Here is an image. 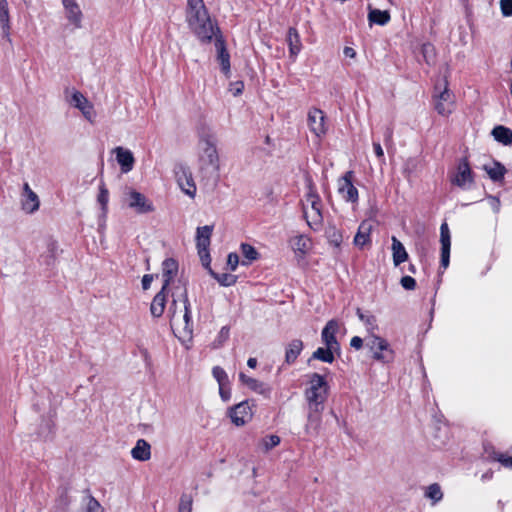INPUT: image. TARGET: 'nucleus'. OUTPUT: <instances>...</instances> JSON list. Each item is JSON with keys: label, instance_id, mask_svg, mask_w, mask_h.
Wrapping results in <instances>:
<instances>
[{"label": "nucleus", "instance_id": "obj_57", "mask_svg": "<svg viewBox=\"0 0 512 512\" xmlns=\"http://www.w3.org/2000/svg\"><path fill=\"white\" fill-rule=\"evenodd\" d=\"M152 280H153V276L152 275L146 274V275L143 276V278H142V287H143L144 290H147L150 287Z\"/></svg>", "mask_w": 512, "mask_h": 512}, {"label": "nucleus", "instance_id": "obj_3", "mask_svg": "<svg viewBox=\"0 0 512 512\" xmlns=\"http://www.w3.org/2000/svg\"><path fill=\"white\" fill-rule=\"evenodd\" d=\"M307 377V387L304 392L307 405L324 406L329 391L325 377L318 373H311Z\"/></svg>", "mask_w": 512, "mask_h": 512}, {"label": "nucleus", "instance_id": "obj_20", "mask_svg": "<svg viewBox=\"0 0 512 512\" xmlns=\"http://www.w3.org/2000/svg\"><path fill=\"white\" fill-rule=\"evenodd\" d=\"M372 230L373 224L370 220L362 221L353 239V244L359 249H363L366 245L371 244Z\"/></svg>", "mask_w": 512, "mask_h": 512}, {"label": "nucleus", "instance_id": "obj_36", "mask_svg": "<svg viewBox=\"0 0 512 512\" xmlns=\"http://www.w3.org/2000/svg\"><path fill=\"white\" fill-rule=\"evenodd\" d=\"M97 202L101 206V212H102L101 216L103 218H105L107 215V212H108L109 191L106 188V185L103 181H101L99 184V193L97 196Z\"/></svg>", "mask_w": 512, "mask_h": 512}, {"label": "nucleus", "instance_id": "obj_2", "mask_svg": "<svg viewBox=\"0 0 512 512\" xmlns=\"http://www.w3.org/2000/svg\"><path fill=\"white\" fill-rule=\"evenodd\" d=\"M307 193L302 201L303 213L308 226L318 231L323 224L322 201L310 177L306 178Z\"/></svg>", "mask_w": 512, "mask_h": 512}, {"label": "nucleus", "instance_id": "obj_41", "mask_svg": "<svg viewBox=\"0 0 512 512\" xmlns=\"http://www.w3.org/2000/svg\"><path fill=\"white\" fill-rule=\"evenodd\" d=\"M425 496L433 501V504L439 502L443 498V493L439 484L434 483L427 487Z\"/></svg>", "mask_w": 512, "mask_h": 512}, {"label": "nucleus", "instance_id": "obj_47", "mask_svg": "<svg viewBox=\"0 0 512 512\" xmlns=\"http://www.w3.org/2000/svg\"><path fill=\"white\" fill-rule=\"evenodd\" d=\"M206 9L203 0H187L186 12H195Z\"/></svg>", "mask_w": 512, "mask_h": 512}, {"label": "nucleus", "instance_id": "obj_44", "mask_svg": "<svg viewBox=\"0 0 512 512\" xmlns=\"http://www.w3.org/2000/svg\"><path fill=\"white\" fill-rule=\"evenodd\" d=\"M212 375L216 379V381H217L219 386H223V385H228L229 384L228 375H227L226 371L223 368H221L219 366H215L212 369Z\"/></svg>", "mask_w": 512, "mask_h": 512}, {"label": "nucleus", "instance_id": "obj_1", "mask_svg": "<svg viewBox=\"0 0 512 512\" xmlns=\"http://www.w3.org/2000/svg\"><path fill=\"white\" fill-rule=\"evenodd\" d=\"M186 21L191 31L202 43H210L213 38L221 34L219 27L212 21L207 9L186 12Z\"/></svg>", "mask_w": 512, "mask_h": 512}, {"label": "nucleus", "instance_id": "obj_15", "mask_svg": "<svg viewBox=\"0 0 512 512\" xmlns=\"http://www.w3.org/2000/svg\"><path fill=\"white\" fill-rule=\"evenodd\" d=\"M435 101V109L442 116H448L453 111L454 106V96L447 88V83H445V87L443 91L434 97Z\"/></svg>", "mask_w": 512, "mask_h": 512}, {"label": "nucleus", "instance_id": "obj_43", "mask_svg": "<svg viewBox=\"0 0 512 512\" xmlns=\"http://www.w3.org/2000/svg\"><path fill=\"white\" fill-rule=\"evenodd\" d=\"M82 512H103V508L94 497L87 496L84 499V509Z\"/></svg>", "mask_w": 512, "mask_h": 512}, {"label": "nucleus", "instance_id": "obj_61", "mask_svg": "<svg viewBox=\"0 0 512 512\" xmlns=\"http://www.w3.org/2000/svg\"><path fill=\"white\" fill-rule=\"evenodd\" d=\"M247 365H248V367H249V368H251V369L256 368V366H257V359H256V358H253V357L249 358V359L247 360Z\"/></svg>", "mask_w": 512, "mask_h": 512}, {"label": "nucleus", "instance_id": "obj_49", "mask_svg": "<svg viewBox=\"0 0 512 512\" xmlns=\"http://www.w3.org/2000/svg\"><path fill=\"white\" fill-rule=\"evenodd\" d=\"M400 284L405 290H414L416 287V281L411 276L402 277L400 280Z\"/></svg>", "mask_w": 512, "mask_h": 512}, {"label": "nucleus", "instance_id": "obj_19", "mask_svg": "<svg viewBox=\"0 0 512 512\" xmlns=\"http://www.w3.org/2000/svg\"><path fill=\"white\" fill-rule=\"evenodd\" d=\"M21 205L22 209L30 214L36 212L40 206L38 195L31 189L28 183L23 185Z\"/></svg>", "mask_w": 512, "mask_h": 512}, {"label": "nucleus", "instance_id": "obj_29", "mask_svg": "<svg viewBox=\"0 0 512 512\" xmlns=\"http://www.w3.org/2000/svg\"><path fill=\"white\" fill-rule=\"evenodd\" d=\"M368 9V22L370 25L376 24L384 26L389 23L391 19L389 11L371 8L370 6Z\"/></svg>", "mask_w": 512, "mask_h": 512}, {"label": "nucleus", "instance_id": "obj_38", "mask_svg": "<svg viewBox=\"0 0 512 512\" xmlns=\"http://www.w3.org/2000/svg\"><path fill=\"white\" fill-rule=\"evenodd\" d=\"M326 237L328 242L335 248L341 247V244L343 242V233L341 230L337 229L336 226L330 225L326 229Z\"/></svg>", "mask_w": 512, "mask_h": 512}, {"label": "nucleus", "instance_id": "obj_25", "mask_svg": "<svg viewBox=\"0 0 512 512\" xmlns=\"http://www.w3.org/2000/svg\"><path fill=\"white\" fill-rule=\"evenodd\" d=\"M166 290H161L154 296L151 306H150V312L153 317L159 318L163 315L165 306H166Z\"/></svg>", "mask_w": 512, "mask_h": 512}, {"label": "nucleus", "instance_id": "obj_28", "mask_svg": "<svg viewBox=\"0 0 512 512\" xmlns=\"http://www.w3.org/2000/svg\"><path fill=\"white\" fill-rule=\"evenodd\" d=\"M290 246L294 252L305 255L311 248V239L304 234H299L290 239Z\"/></svg>", "mask_w": 512, "mask_h": 512}, {"label": "nucleus", "instance_id": "obj_21", "mask_svg": "<svg viewBox=\"0 0 512 512\" xmlns=\"http://www.w3.org/2000/svg\"><path fill=\"white\" fill-rule=\"evenodd\" d=\"M339 330V324L336 320H330L326 323L321 332V339L325 346L339 350V343L336 339V334Z\"/></svg>", "mask_w": 512, "mask_h": 512}, {"label": "nucleus", "instance_id": "obj_24", "mask_svg": "<svg viewBox=\"0 0 512 512\" xmlns=\"http://www.w3.org/2000/svg\"><path fill=\"white\" fill-rule=\"evenodd\" d=\"M287 44L290 57L295 59L302 49V43L298 31L294 27H290L287 32Z\"/></svg>", "mask_w": 512, "mask_h": 512}, {"label": "nucleus", "instance_id": "obj_55", "mask_svg": "<svg viewBox=\"0 0 512 512\" xmlns=\"http://www.w3.org/2000/svg\"><path fill=\"white\" fill-rule=\"evenodd\" d=\"M488 202H489V205L490 207L493 209L494 212H499V209H500V201L498 198L494 197V196H489L488 197Z\"/></svg>", "mask_w": 512, "mask_h": 512}, {"label": "nucleus", "instance_id": "obj_14", "mask_svg": "<svg viewBox=\"0 0 512 512\" xmlns=\"http://www.w3.org/2000/svg\"><path fill=\"white\" fill-rule=\"evenodd\" d=\"M69 103L75 108L79 109L87 120L90 122L93 121L95 115L94 107L92 103L80 91L72 89Z\"/></svg>", "mask_w": 512, "mask_h": 512}, {"label": "nucleus", "instance_id": "obj_33", "mask_svg": "<svg viewBox=\"0 0 512 512\" xmlns=\"http://www.w3.org/2000/svg\"><path fill=\"white\" fill-rule=\"evenodd\" d=\"M491 134L497 142L505 146L512 145V130L510 128L499 125L493 128Z\"/></svg>", "mask_w": 512, "mask_h": 512}, {"label": "nucleus", "instance_id": "obj_42", "mask_svg": "<svg viewBox=\"0 0 512 512\" xmlns=\"http://www.w3.org/2000/svg\"><path fill=\"white\" fill-rule=\"evenodd\" d=\"M211 275L218 281L222 286H231L236 283V276L228 273L217 274L210 270Z\"/></svg>", "mask_w": 512, "mask_h": 512}, {"label": "nucleus", "instance_id": "obj_34", "mask_svg": "<svg viewBox=\"0 0 512 512\" xmlns=\"http://www.w3.org/2000/svg\"><path fill=\"white\" fill-rule=\"evenodd\" d=\"M337 350L338 349L330 348L328 346L319 347L313 352L311 359L319 360L325 363H332L335 359L334 352Z\"/></svg>", "mask_w": 512, "mask_h": 512}, {"label": "nucleus", "instance_id": "obj_4", "mask_svg": "<svg viewBox=\"0 0 512 512\" xmlns=\"http://www.w3.org/2000/svg\"><path fill=\"white\" fill-rule=\"evenodd\" d=\"M182 309L177 311V300H173L169 308L170 323L173 328L182 329L185 333L191 334L193 331V322L191 320L190 302L187 292L181 294Z\"/></svg>", "mask_w": 512, "mask_h": 512}, {"label": "nucleus", "instance_id": "obj_26", "mask_svg": "<svg viewBox=\"0 0 512 512\" xmlns=\"http://www.w3.org/2000/svg\"><path fill=\"white\" fill-rule=\"evenodd\" d=\"M131 455L135 460L138 461L149 460L151 457L150 444L144 439H139L136 442V445L132 448Z\"/></svg>", "mask_w": 512, "mask_h": 512}, {"label": "nucleus", "instance_id": "obj_27", "mask_svg": "<svg viewBox=\"0 0 512 512\" xmlns=\"http://www.w3.org/2000/svg\"><path fill=\"white\" fill-rule=\"evenodd\" d=\"M392 258H393V264L395 266H399L403 262L407 261L408 259V253L404 247V245L395 237L392 236Z\"/></svg>", "mask_w": 512, "mask_h": 512}, {"label": "nucleus", "instance_id": "obj_8", "mask_svg": "<svg viewBox=\"0 0 512 512\" xmlns=\"http://www.w3.org/2000/svg\"><path fill=\"white\" fill-rule=\"evenodd\" d=\"M307 124L310 132L318 139H321L326 135L328 130L326 116L321 109L314 107L308 111Z\"/></svg>", "mask_w": 512, "mask_h": 512}, {"label": "nucleus", "instance_id": "obj_63", "mask_svg": "<svg viewBox=\"0 0 512 512\" xmlns=\"http://www.w3.org/2000/svg\"><path fill=\"white\" fill-rule=\"evenodd\" d=\"M409 270L412 272V273H415L416 269H415V266L414 265H410L409 267Z\"/></svg>", "mask_w": 512, "mask_h": 512}, {"label": "nucleus", "instance_id": "obj_12", "mask_svg": "<svg viewBox=\"0 0 512 512\" xmlns=\"http://www.w3.org/2000/svg\"><path fill=\"white\" fill-rule=\"evenodd\" d=\"M324 406L307 405V422L304 430L307 435H317L322 424Z\"/></svg>", "mask_w": 512, "mask_h": 512}, {"label": "nucleus", "instance_id": "obj_59", "mask_svg": "<svg viewBox=\"0 0 512 512\" xmlns=\"http://www.w3.org/2000/svg\"><path fill=\"white\" fill-rule=\"evenodd\" d=\"M229 337V328L227 326H224L221 328L219 332V338L222 340H226Z\"/></svg>", "mask_w": 512, "mask_h": 512}, {"label": "nucleus", "instance_id": "obj_58", "mask_svg": "<svg viewBox=\"0 0 512 512\" xmlns=\"http://www.w3.org/2000/svg\"><path fill=\"white\" fill-rule=\"evenodd\" d=\"M345 57L354 58L356 56V51L352 47H345L343 50Z\"/></svg>", "mask_w": 512, "mask_h": 512}, {"label": "nucleus", "instance_id": "obj_37", "mask_svg": "<svg viewBox=\"0 0 512 512\" xmlns=\"http://www.w3.org/2000/svg\"><path fill=\"white\" fill-rule=\"evenodd\" d=\"M356 314L360 321L363 322L364 325L366 326L369 335L375 334V330L378 329L376 317L372 314L363 313L359 308L357 309Z\"/></svg>", "mask_w": 512, "mask_h": 512}, {"label": "nucleus", "instance_id": "obj_56", "mask_svg": "<svg viewBox=\"0 0 512 512\" xmlns=\"http://www.w3.org/2000/svg\"><path fill=\"white\" fill-rule=\"evenodd\" d=\"M350 345L356 350H359L363 347V339L359 336H354L350 341Z\"/></svg>", "mask_w": 512, "mask_h": 512}, {"label": "nucleus", "instance_id": "obj_6", "mask_svg": "<svg viewBox=\"0 0 512 512\" xmlns=\"http://www.w3.org/2000/svg\"><path fill=\"white\" fill-rule=\"evenodd\" d=\"M199 161L203 167H212L215 171L219 170V155L216 143L210 136L202 137L198 144Z\"/></svg>", "mask_w": 512, "mask_h": 512}, {"label": "nucleus", "instance_id": "obj_35", "mask_svg": "<svg viewBox=\"0 0 512 512\" xmlns=\"http://www.w3.org/2000/svg\"><path fill=\"white\" fill-rule=\"evenodd\" d=\"M239 380L242 384H244L245 386H247L249 389L256 393L263 394L265 391L264 384L262 382L246 375L243 372L239 373Z\"/></svg>", "mask_w": 512, "mask_h": 512}, {"label": "nucleus", "instance_id": "obj_5", "mask_svg": "<svg viewBox=\"0 0 512 512\" xmlns=\"http://www.w3.org/2000/svg\"><path fill=\"white\" fill-rule=\"evenodd\" d=\"M366 347L372 353V358L378 362L389 364L395 360L396 353L389 342L376 334L367 337Z\"/></svg>", "mask_w": 512, "mask_h": 512}, {"label": "nucleus", "instance_id": "obj_18", "mask_svg": "<svg viewBox=\"0 0 512 512\" xmlns=\"http://www.w3.org/2000/svg\"><path fill=\"white\" fill-rule=\"evenodd\" d=\"M112 152L115 154L116 161L119 164L122 173L126 174L133 169L135 158L129 149L117 146L112 150Z\"/></svg>", "mask_w": 512, "mask_h": 512}, {"label": "nucleus", "instance_id": "obj_53", "mask_svg": "<svg viewBox=\"0 0 512 512\" xmlns=\"http://www.w3.org/2000/svg\"><path fill=\"white\" fill-rule=\"evenodd\" d=\"M497 460L507 468H512V456L500 454Z\"/></svg>", "mask_w": 512, "mask_h": 512}, {"label": "nucleus", "instance_id": "obj_22", "mask_svg": "<svg viewBox=\"0 0 512 512\" xmlns=\"http://www.w3.org/2000/svg\"><path fill=\"white\" fill-rule=\"evenodd\" d=\"M178 274V262L173 258H167L162 262L163 290H167L170 283Z\"/></svg>", "mask_w": 512, "mask_h": 512}, {"label": "nucleus", "instance_id": "obj_11", "mask_svg": "<svg viewBox=\"0 0 512 512\" xmlns=\"http://www.w3.org/2000/svg\"><path fill=\"white\" fill-rule=\"evenodd\" d=\"M65 12V18L73 30L82 28L83 13L76 0L61 1Z\"/></svg>", "mask_w": 512, "mask_h": 512}, {"label": "nucleus", "instance_id": "obj_30", "mask_svg": "<svg viewBox=\"0 0 512 512\" xmlns=\"http://www.w3.org/2000/svg\"><path fill=\"white\" fill-rule=\"evenodd\" d=\"M213 232V226L205 225L198 227L196 231V246L197 249L209 248L210 239Z\"/></svg>", "mask_w": 512, "mask_h": 512}, {"label": "nucleus", "instance_id": "obj_32", "mask_svg": "<svg viewBox=\"0 0 512 512\" xmlns=\"http://www.w3.org/2000/svg\"><path fill=\"white\" fill-rule=\"evenodd\" d=\"M0 24L2 27L3 35L7 38L8 41L10 39V17H9V8L7 0H0Z\"/></svg>", "mask_w": 512, "mask_h": 512}, {"label": "nucleus", "instance_id": "obj_52", "mask_svg": "<svg viewBox=\"0 0 512 512\" xmlns=\"http://www.w3.org/2000/svg\"><path fill=\"white\" fill-rule=\"evenodd\" d=\"M219 395L224 402H227L231 398L230 383L228 385L219 386Z\"/></svg>", "mask_w": 512, "mask_h": 512}, {"label": "nucleus", "instance_id": "obj_7", "mask_svg": "<svg viewBox=\"0 0 512 512\" xmlns=\"http://www.w3.org/2000/svg\"><path fill=\"white\" fill-rule=\"evenodd\" d=\"M353 171H347L337 181V191L346 202L356 203L359 198L358 190L353 184Z\"/></svg>", "mask_w": 512, "mask_h": 512}, {"label": "nucleus", "instance_id": "obj_9", "mask_svg": "<svg viewBox=\"0 0 512 512\" xmlns=\"http://www.w3.org/2000/svg\"><path fill=\"white\" fill-rule=\"evenodd\" d=\"M175 177L181 190L186 195L193 198L196 194V185L189 168L182 164L177 165L175 168Z\"/></svg>", "mask_w": 512, "mask_h": 512}, {"label": "nucleus", "instance_id": "obj_17", "mask_svg": "<svg viewBox=\"0 0 512 512\" xmlns=\"http://www.w3.org/2000/svg\"><path fill=\"white\" fill-rule=\"evenodd\" d=\"M127 195L128 206L133 208L137 213L143 214L154 210L152 203L140 192L130 190Z\"/></svg>", "mask_w": 512, "mask_h": 512}, {"label": "nucleus", "instance_id": "obj_51", "mask_svg": "<svg viewBox=\"0 0 512 512\" xmlns=\"http://www.w3.org/2000/svg\"><path fill=\"white\" fill-rule=\"evenodd\" d=\"M239 264V256L237 253H229L227 257V265L231 271H235Z\"/></svg>", "mask_w": 512, "mask_h": 512}, {"label": "nucleus", "instance_id": "obj_45", "mask_svg": "<svg viewBox=\"0 0 512 512\" xmlns=\"http://www.w3.org/2000/svg\"><path fill=\"white\" fill-rule=\"evenodd\" d=\"M192 511V498L187 494H183L180 498L178 512H191Z\"/></svg>", "mask_w": 512, "mask_h": 512}, {"label": "nucleus", "instance_id": "obj_62", "mask_svg": "<svg viewBox=\"0 0 512 512\" xmlns=\"http://www.w3.org/2000/svg\"><path fill=\"white\" fill-rule=\"evenodd\" d=\"M237 87L235 89V92H234V95H239L242 93V90H243V83L242 82H237L236 83Z\"/></svg>", "mask_w": 512, "mask_h": 512}, {"label": "nucleus", "instance_id": "obj_16", "mask_svg": "<svg viewBox=\"0 0 512 512\" xmlns=\"http://www.w3.org/2000/svg\"><path fill=\"white\" fill-rule=\"evenodd\" d=\"M441 260L440 265L446 269L450 263L451 236L448 224L442 223L440 226Z\"/></svg>", "mask_w": 512, "mask_h": 512}, {"label": "nucleus", "instance_id": "obj_10", "mask_svg": "<svg viewBox=\"0 0 512 512\" xmlns=\"http://www.w3.org/2000/svg\"><path fill=\"white\" fill-rule=\"evenodd\" d=\"M253 416L252 406L249 401H242L229 409V417L236 426H244Z\"/></svg>", "mask_w": 512, "mask_h": 512}, {"label": "nucleus", "instance_id": "obj_13", "mask_svg": "<svg viewBox=\"0 0 512 512\" xmlns=\"http://www.w3.org/2000/svg\"><path fill=\"white\" fill-rule=\"evenodd\" d=\"M451 182L462 189H468L473 183V175L467 159L464 158L459 162Z\"/></svg>", "mask_w": 512, "mask_h": 512}, {"label": "nucleus", "instance_id": "obj_23", "mask_svg": "<svg viewBox=\"0 0 512 512\" xmlns=\"http://www.w3.org/2000/svg\"><path fill=\"white\" fill-rule=\"evenodd\" d=\"M215 48L217 50V58L220 62L221 70L227 75L230 72V55L221 34L215 38Z\"/></svg>", "mask_w": 512, "mask_h": 512}, {"label": "nucleus", "instance_id": "obj_60", "mask_svg": "<svg viewBox=\"0 0 512 512\" xmlns=\"http://www.w3.org/2000/svg\"><path fill=\"white\" fill-rule=\"evenodd\" d=\"M392 137H393V130L391 128H388L387 131L385 132V143H390L392 142Z\"/></svg>", "mask_w": 512, "mask_h": 512}, {"label": "nucleus", "instance_id": "obj_46", "mask_svg": "<svg viewBox=\"0 0 512 512\" xmlns=\"http://www.w3.org/2000/svg\"><path fill=\"white\" fill-rule=\"evenodd\" d=\"M280 437L277 435H270L265 437L262 440V444L264 446L265 451H269L270 449L278 446L280 444Z\"/></svg>", "mask_w": 512, "mask_h": 512}, {"label": "nucleus", "instance_id": "obj_48", "mask_svg": "<svg viewBox=\"0 0 512 512\" xmlns=\"http://www.w3.org/2000/svg\"><path fill=\"white\" fill-rule=\"evenodd\" d=\"M500 9L503 16H512V0H500Z\"/></svg>", "mask_w": 512, "mask_h": 512}, {"label": "nucleus", "instance_id": "obj_31", "mask_svg": "<svg viewBox=\"0 0 512 512\" xmlns=\"http://www.w3.org/2000/svg\"><path fill=\"white\" fill-rule=\"evenodd\" d=\"M303 342L300 339H293L286 347L285 362L292 364L296 361L303 350Z\"/></svg>", "mask_w": 512, "mask_h": 512}, {"label": "nucleus", "instance_id": "obj_54", "mask_svg": "<svg viewBox=\"0 0 512 512\" xmlns=\"http://www.w3.org/2000/svg\"><path fill=\"white\" fill-rule=\"evenodd\" d=\"M373 149H374L375 155L382 162H384L385 161V159H384V151H383V148H382L381 144L379 142H373Z\"/></svg>", "mask_w": 512, "mask_h": 512}, {"label": "nucleus", "instance_id": "obj_40", "mask_svg": "<svg viewBox=\"0 0 512 512\" xmlns=\"http://www.w3.org/2000/svg\"><path fill=\"white\" fill-rule=\"evenodd\" d=\"M485 171L493 181H501L504 178L506 169L499 162H495L492 166L484 167Z\"/></svg>", "mask_w": 512, "mask_h": 512}, {"label": "nucleus", "instance_id": "obj_50", "mask_svg": "<svg viewBox=\"0 0 512 512\" xmlns=\"http://www.w3.org/2000/svg\"><path fill=\"white\" fill-rule=\"evenodd\" d=\"M197 250H198V255L201 259L203 266L209 267L210 262H211L209 248H204V250L203 249H197Z\"/></svg>", "mask_w": 512, "mask_h": 512}, {"label": "nucleus", "instance_id": "obj_39", "mask_svg": "<svg viewBox=\"0 0 512 512\" xmlns=\"http://www.w3.org/2000/svg\"><path fill=\"white\" fill-rule=\"evenodd\" d=\"M240 251L244 257V260H242V265H249L259 257L257 250L252 245L247 243L241 244Z\"/></svg>", "mask_w": 512, "mask_h": 512}]
</instances>
